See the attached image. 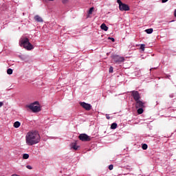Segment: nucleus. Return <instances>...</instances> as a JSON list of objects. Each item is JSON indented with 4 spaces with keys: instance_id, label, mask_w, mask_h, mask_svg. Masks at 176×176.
Returning a JSON list of instances; mask_svg holds the SVG:
<instances>
[{
    "instance_id": "24",
    "label": "nucleus",
    "mask_w": 176,
    "mask_h": 176,
    "mask_svg": "<svg viewBox=\"0 0 176 176\" xmlns=\"http://www.w3.org/2000/svg\"><path fill=\"white\" fill-rule=\"evenodd\" d=\"M109 170H113V165L111 164L109 166Z\"/></svg>"
},
{
    "instance_id": "17",
    "label": "nucleus",
    "mask_w": 176,
    "mask_h": 176,
    "mask_svg": "<svg viewBox=\"0 0 176 176\" xmlns=\"http://www.w3.org/2000/svg\"><path fill=\"white\" fill-rule=\"evenodd\" d=\"M7 74H8V75H12V74H13V69H7Z\"/></svg>"
},
{
    "instance_id": "6",
    "label": "nucleus",
    "mask_w": 176,
    "mask_h": 176,
    "mask_svg": "<svg viewBox=\"0 0 176 176\" xmlns=\"http://www.w3.org/2000/svg\"><path fill=\"white\" fill-rule=\"evenodd\" d=\"M131 93L135 101H138V100H141V96L140 95V93L138 91H132Z\"/></svg>"
},
{
    "instance_id": "10",
    "label": "nucleus",
    "mask_w": 176,
    "mask_h": 176,
    "mask_svg": "<svg viewBox=\"0 0 176 176\" xmlns=\"http://www.w3.org/2000/svg\"><path fill=\"white\" fill-rule=\"evenodd\" d=\"M34 19L35 20V21H36L37 23H43V19H42V17H41L39 15H36L34 18Z\"/></svg>"
},
{
    "instance_id": "20",
    "label": "nucleus",
    "mask_w": 176,
    "mask_h": 176,
    "mask_svg": "<svg viewBox=\"0 0 176 176\" xmlns=\"http://www.w3.org/2000/svg\"><path fill=\"white\" fill-rule=\"evenodd\" d=\"M28 157H30V155H28L27 153L23 154V159L27 160V159H28Z\"/></svg>"
},
{
    "instance_id": "34",
    "label": "nucleus",
    "mask_w": 176,
    "mask_h": 176,
    "mask_svg": "<svg viewBox=\"0 0 176 176\" xmlns=\"http://www.w3.org/2000/svg\"><path fill=\"white\" fill-rule=\"evenodd\" d=\"M0 149H1V147H0Z\"/></svg>"
},
{
    "instance_id": "33",
    "label": "nucleus",
    "mask_w": 176,
    "mask_h": 176,
    "mask_svg": "<svg viewBox=\"0 0 176 176\" xmlns=\"http://www.w3.org/2000/svg\"><path fill=\"white\" fill-rule=\"evenodd\" d=\"M48 1H54V0H48Z\"/></svg>"
},
{
    "instance_id": "7",
    "label": "nucleus",
    "mask_w": 176,
    "mask_h": 176,
    "mask_svg": "<svg viewBox=\"0 0 176 176\" xmlns=\"http://www.w3.org/2000/svg\"><path fill=\"white\" fill-rule=\"evenodd\" d=\"M80 105L84 108L86 111H90L91 109V104L86 103L85 102H80Z\"/></svg>"
},
{
    "instance_id": "1",
    "label": "nucleus",
    "mask_w": 176,
    "mask_h": 176,
    "mask_svg": "<svg viewBox=\"0 0 176 176\" xmlns=\"http://www.w3.org/2000/svg\"><path fill=\"white\" fill-rule=\"evenodd\" d=\"M25 141L27 145L32 146V145H35L41 141V136L36 131H30L25 136Z\"/></svg>"
},
{
    "instance_id": "18",
    "label": "nucleus",
    "mask_w": 176,
    "mask_h": 176,
    "mask_svg": "<svg viewBox=\"0 0 176 176\" xmlns=\"http://www.w3.org/2000/svg\"><path fill=\"white\" fill-rule=\"evenodd\" d=\"M142 149H143L144 151H146V149H148V144H142Z\"/></svg>"
},
{
    "instance_id": "14",
    "label": "nucleus",
    "mask_w": 176,
    "mask_h": 176,
    "mask_svg": "<svg viewBox=\"0 0 176 176\" xmlns=\"http://www.w3.org/2000/svg\"><path fill=\"white\" fill-rule=\"evenodd\" d=\"M144 107H139V109H138V115H141L142 113H144V109H142Z\"/></svg>"
},
{
    "instance_id": "12",
    "label": "nucleus",
    "mask_w": 176,
    "mask_h": 176,
    "mask_svg": "<svg viewBox=\"0 0 176 176\" xmlns=\"http://www.w3.org/2000/svg\"><path fill=\"white\" fill-rule=\"evenodd\" d=\"M101 30H103L104 31H107L108 30V27L105 23H102L100 26Z\"/></svg>"
},
{
    "instance_id": "23",
    "label": "nucleus",
    "mask_w": 176,
    "mask_h": 176,
    "mask_svg": "<svg viewBox=\"0 0 176 176\" xmlns=\"http://www.w3.org/2000/svg\"><path fill=\"white\" fill-rule=\"evenodd\" d=\"M19 58H21V60H25V56H24L23 55H19Z\"/></svg>"
},
{
    "instance_id": "26",
    "label": "nucleus",
    "mask_w": 176,
    "mask_h": 176,
    "mask_svg": "<svg viewBox=\"0 0 176 176\" xmlns=\"http://www.w3.org/2000/svg\"><path fill=\"white\" fill-rule=\"evenodd\" d=\"M117 3L119 4V6L123 4V3H122V1L120 0H117Z\"/></svg>"
},
{
    "instance_id": "5",
    "label": "nucleus",
    "mask_w": 176,
    "mask_h": 176,
    "mask_svg": "<svg viewBox=\"0 0 176 176\" xmlns=\"http://www.w3.org/2000/svg\"><path fill=\"white\" fill-rule=\"evenodd\" d=\"M78 138L80 141H82L84 142L91 140V139L90 138V136L87 135V134L86 133L80 134V135L78 136Z\"/></svg>"
},
{
    "instance_id": "8",
    "label": "nucleus",
    "mask_w": 176,
    "mask_h": 176,
    "mask_svg": "<svg viewBox=\"0 0 176 176\" xmlns=\"http://www.w3.org/2000/svg\"><path fill=\"white\" fill-rule=\"evenodd\" d=\"M120 10L122 12H127L130 10V7H129V5L122 3L119 6Z\"/></svg>"
},
{
    "instance_id": "27",
    "label": "nucleus",
    "mask_w": 176,
    "mask_h": 176,
    "mask_svg": "<svg viewBox=\"0 0 176 176\" xmlns=\"http://www.w3.org/2000/svg\"><path fill=\"white\" fill-rule=\"evenodd\" d=\"M26 167L29 169V170H32V166H30V165H27Z\"/></svg>"
},
{
    "instance_id": "11",
    "label": "nucleus",
    "mask_w": 176,
    "mask_h": 176,
    "mask_svg": "<svg viewBox=\"0 0 176 176\" xmlns=\"http://www.w3.org/2000/svg\"><path fill=\"white\" fill-rule=\"evenodd\" d=\"M71 147L72 149H74V151H78L79 148H80L79 146L76 145V142L72 143Z\"/></svg>"
},
{
    "instance_id": "30",
    "label": "nucleus",
    "mask_w": 176,
    "mask_h": 176,
    "mask_svg": "<svg viewBox=\"0 0 176 176\" xmlns=\"http://www.w3.org/2000/svg\"><path fill=\"white\" fill-rule=\"evenodd\" d=\"M3 107V102H0V108Z\"/></svg>"
},
{
    "instance_id": "21",
    "label": "nucleus",
    "mask_w": 176,
    "mask_h": 176,
    "mask_svg": "<svg viewBox=\"0 0 176 176\" xmlns=\"http://www.w3.org/2000/svg\"><path fill=\"white\" fill-rule=\"evenodd\" d=\"M140 49L142 50V52H144V50H145V44H142L140 45Z\"/></svg>"
},
{
    "instance_id": "22",
    "label": "nucleus",
    "mask_w": 176,
    "mask_h": 176,
    "mask_svg": "<svg viewBox=\"0 0 176 176\" xmlns=\"http://www.w3.org/2000/svg\"><path fill=\"white\" fill-rule=\"evenodd\" d=\"M109 72L110 74L113 73V67L112 66H111V67H109Z\"/></svg>"
},
{
    "instance_id": "28",
    "label": "nucleus",
    "mask_w": 176,
    "mask_h": 176,
    "mask_svg": "<svg viewBox=\"0 0 176 176\" xmlns=\"http://www.w3.org/2000/svg\"><path fill=\"white\" fill-rule=\"evenodd\" d=\"M109 39H110V41H111L112 42H115V38L112 37H109Z\"/></svg>"
},
{
    "instance_id": "32",
    "label": "nucleus",
    "mask_w": 176,
    "mask_h": 176,
    "mask_svg": "<svg viewBox=\"0 0 176 176\" xmlns=\"http://www.w3.org/2000/svg\"><path fill=\"white\" fill-rule=\"evenodd\" d=\"M174 16L175 17H176V9L175 10V12H174Z\"/></svg>"
},
{
    "instance_id": "3",
    "label": "nucleus",
    "mask_w": 176,
    "mask_h": 176,
    "mask_svg": "<svg viewBox=\"0 0 176 176\" xmlns=\"http://www.w3.org/2000/svg\"><path fill=\"white\" fill-rule=\"evenodd\" d=\"M39 105L38 102H34L30 105H28V108L30 109L32 112H39L41 111V107L38 106Z\"/></svg>"
},
{
    "instance_id": "9",
    "label": "nucleus",
    "mask_w": 176,
    "mask_h": 176,
    "mask_svg": "<svg viewBox=\"0 0 176 176\" xmlns=\"http://www.w3.org/2000/svg\"><path fill=\"white\" fill-rule=\"evenodd\" d=\"M135 108H145V102L141 101L140 99L135 101Z\"/></svg>"
},
{
    "instance_id": "4",
    "label": "nucleus",
    "mask_w": 176,
    "mask_h": 176,
    "mask_svg": "<svg viewBox=\"0 0 176 176\" xmlns=\"http://www.w3.org/2000/svg\"><path fill=\"white\" fill-rule=\"evenodd\" d=\"M112 60L116 64H120V63H124V57L120 56L119 55H113L111 56Z\"/></svg>"
},
{
    "instance_id": "15",
    "label": "nucleus",
    "mask_w": 176,
    "mask_h": 176,
    "mask_svg": "<svg viewBox=\"0 0 176 176\" xmlns=\"http://www.w3.org/2000/svg\"><path fill=\"white\" fill-rule=\"evenodd\" d=\"M117 127H118V124H116L115 122L111 124V129L112 130H115V129H116Z\"/></svg>"
},
{
    "instance_id": "25",
    "label": "nucleus",
    "mask_w": 176,
    "mask_h": 176,
    "mask_svg": "<svg viewBox=\"0 0 176 176\" xmlns=\"http://www.w3.org/2000/svg\"><path fill=\"white\" fill-rule=\"evenodd\" d=\"M62 3L65 5L67 3H68V0H62Z\"/></svg>"
},
{
    "instance_id": "19",
    "label": "nucleus",
    "mask_w": 176,
    "mask_h": 176,
    "mask_svg": "<svg viewBox=\"0 0 176 176\" xmlns=\"http://www.w3.org/2000/svg\"><path fill=\"white\" fill-rule=\"evenodd\" d=\"M94 10V7H91V8L89 9V12H88V14H92Z\"/></svg>"
},
{
    "instance_id": "31",
    "label": "nucleus",
    "mask_w": 176,
    "mask_h": 176,
    "mask_svg": "<svg viewBox=\"0 0 176 176\" xmlns=\"http://www.w3.org/2000/svg\"><path fill=\"white\" fill-rule=\"evenodd\" d=\"M168 0H162V3H166Z\"/></svg>"
},
{
    "instance_id": "29",
    "label": "nucleus",
    "mask_w": 176,
    "mask_h": 176,
    "mask_svg": "<svg viewBox=\"0 0 176 176\" xmlns=\"http://www.w3.org/2000/svg\"><path fill=\"white\" fill-rule=\"evenodd\" d=\"M106 118L108 120L111 119V117H109V115H108V114H106Z\"/></svg>"
},
{
    "instance_id": "16",
    "label": "nucleus",
    "mask_w": 176,
    "mask_h": 176,
    "mask_svg": "<svg viewBox=\"0 0 176 176\" xmlns=\"http://www.w3.org/2000/svg\"><path fill=\"white\" fill-rule=\"evenodd\" d=\"M146 34H152L153 32V29L150 28V29H146Z\"/></svg>"
},
{
    "instance_id": "2",
    "label": "nucleus",
    "mask_w": 176,
    "mask_h": 176,
    "mask_svg": "<svg viewBox=\"0 0 176 176\" xmlns=\"http://www.w3.org/2000/svg\"><path fill=\"white\" fill-rule=\"evenodd\" d=\"M19 45L21 47L26 49V50H32L34 49V45L30 43L28 38H21L19 41Z\"/></svg>"
},
{
    "instance_id": "13",
    "label": "nucleus",
    "mask_w": 176,
    "mask_h": 176,
    "mask_svg": "<svg viewBox=\"0 0 176 176\" xmlns=\"http://www.w3.org/2000/svg\"><path fill=\"white\" fill-rule=\"evenodd\" d=\"M21 124L20 123V122L16 121L14 123V127H15V129H19V127H20Z\"/></svg>"
}]
</instances>
